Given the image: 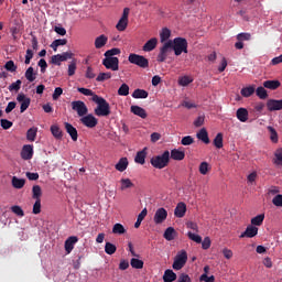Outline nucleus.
<instances>
[{
    "label": "nucleus",
    "instance_id": "f257e3e1",
    "mask_svg": "<svg viewBox=\"0 0 282 282\" xmlns=\"http://www.w3.org/2000/svg\"><path fill=\"white\" fill-rule=\"evenodd\" d=\"M93 102H96L97 107L95 108V115L98 117H107L111 115V107L109 106V102H107V99L94 95L91 97Z\"/></svg>",
    "mask_w": 282,
    "mask_h": 282
},
{
    "label": "nucleus",
    "instance_id": "f03ea898",
    "mask_svg": "<svg viewBox=\"0 0 282 282\" xmlns=\"http://www.w3.org/2000/svg\"><path fill=\"white\" fill-rule=\"evenodd\" d=\"M165 43H170V50H173L175 56L188 54V41L184 37H175L173 41L169 40Z\"/></svg>",
    "mask_w": 282,
    "mask_h": 282
},
{
    "label": "nucleus",
    "instance_id": "7ed1b4c3",
    "mask_svg": "<svg viewBox=\"0 0 282 282\" xmlns=\"http://www.w3.org/2000/svg\"><path fill=\"white\" fill-rule=\"evenodd\" d=\"M169 162H171V152H169V150L164 151L162 155L153 156L150 160V164L154 169H160V170L166 169V166H169Z\"/></svg>",
    "mask_w": 282,
    "mask_h": 282
},
{
    "label": "nucleus",
    "instance_id": "20e7f679",
    "mask_svg": "<svg viewBox=\"0 0 282 282\" xmlns=\"http://www.w3.org/2000/svg\"><path fill=\"white\" fill-rule=\"evenodd\" d=\"M128 61L131 65H137L138 67H141V69H147V67H149V59L143 55L131 53L128 56Z\"/></svg>",
    "mask_w": 282,
    "mask_h": 282
},
{
    "label": "nucleus",
    "instance_id": "39448f33",
    "mask_svg": "<svg viewBox=\"0 0 282 282\" xmlns=\"http://www.w3.org/2000/svg\"><path fill=\"white\" fill-rule=\"evenodd\" d=\"M186 261H188V253H186V250L178 251L172 264L173 270H182V268L186 265Z\"/></svg>",
    "mask_w": 282,
    "mask_h": 282
},
{
    "label": "nucleus",
    "instance_id": "423d86ee",
    "mask_svg": "<svg viewBox=\"0 0 282 282\" xmlns=\"http://www.w3.org/2000/svg\"><path fill=\"white\" fill-rule=\"evenodd\" d=\"M70 106L73 111H76L79 118L87 116L89 111V109L87 108V105H85L84 101H80V100L72 101Z\"/></svg>",
    "mask_w": 282,
    "mask_h": 282
},
{
    "label": "nucleus",
    "instance_id": "0eeeda50",
    "mask_svg": "<svg viewBox=\"0 0 282 282\" xmlns=\"http://www.w3.org/2000/svg\"><path fill=\"white\" fill-rule=\"evenodd\" d=\"M80 122L88 129H94L98 126V120L96 117H94V115H84V117L80 118Z\"/></svg>",
    "mask_w": 282,
    "mask_h": 282
},
{
    "label": "nucleus",
    "instance_id": "6e6552de",
    "mask_svg": "<svg viewBox=\"0 0 282 282\" xmlns=\"http://www.w3.org/2000/svg\"><path fill=\"white\" fill-rule=\"evenodd\" d=\"M166 217H169V212H166L165 208L160 207L154 214L153 221L156 225L164 224V221H166Z\"/></svg>",
    "mask_w": 282,
    "mask_h": 282
},
{
    "label": "nucleus",
    "instance_id": "1a4fd4ad",
    "mask_svg": "<svg viewBox=\"0 0 282 282\" xmlns=\"http://www.w3.org/2000/svg\"><path fill=\"white\" fill-rule=\"evenodd\" d=\"M119 63L118 57H106L102 61V65L106 66V69H111L112 72H117Z\"/></svg>",
    "mask_w": 282,
    "mask_h": 282
},
{
    "label": "nucleus",
    "instance_id": "9d476101",
    "mask_svg": "<svg viewBox=\"0 0 282 282\" xmlns=\"http://www.w3.org/2000/svg\"><path fill=\"white\" fill-rule=\"evenodd\" d=\"M257 235H259V228L249 225L246 230L240 235V239L243 238H248V239H252V237H257Z\"/></svg>",
    "mask_w": 282,
    "mask_h": 282
},
{
    "label": "nucleus",
    "instance_id": "9b49d317",
    "mask_svg": "<svg viewBox=\"0 0 282 282\" xmlns=\"http://www.w3.org/2000/svg\"><path fill=\"white\" fill-rule=\"evenodd\" d=\"M33 155H34V147L30 144L23 145L21 151L22 160H32Z\"/></svg>",
    "mask_w": 282,
    "mask_h": 282
},
{
    "label": "nucleus",
    "instance_id": "f8f14e48",
    "mask_svg": "<svg viewBox=\"0 0 282 282\" xmlns=\"http://www.w3.org/2000/svg\"><path fill=\"white\" fill-rule=\"evenodd\" d=\"M17 100L18 102H21L20 113H24L25 110L30 107V98L25 97L23 94H19Z\"/></svg>",
    "mask_w": 282,
    "mask_h": 282
},
{
    "label": "nucleus",
    "instance_id": "ddd939ff",
    "mask_svg": "<svg viewBox=\"0 0 282 282\" xmlns=\"http://www.w3.org/2000/svg\"><path fill=\"white\" fill-rule=\"evenodd\" d=\"M76 243H78V237L70 236L67 238V240L65 241V245H64V248H65V251L67 252V254L72 253V250H74V246H76Z\"/></svg>",
    "mask_w": 282,
    "mask_h": 282
},
{
    "label": "nucleus",
    "instance_id": "4468645a",
    "mask_svg": "<svg viewBox=\"0 0 282 282\" xmlns=\"http://www.w3.org/2000/svg\"><path fill=\"white\" fill-rule=\"evenodd\" d=\"M169 50H171V43H165L158 55L159 63H164L169 56Z\"/></svg>",
    "mask_w": 282,
    "mask_h": 282
},
{
    "label": "nucleus",
    "instance_id": "2eb2a0df",
    "mask_svg": "<svg viewBox=\"0 0 282 282\" xmlns=\"http://www.w3.org/2000/svg\"><path fill=\"white\" fill-rule=\"evenodd\" d=\"M64 127H65L68 135H70L73 142H77L78 141V130H76V128L74 126H72V123H69V122H65Z\"/></svg>",
    "mask_w": 282,
    "mask_h": 282
},
{
    "label": "nucleus",
    "instance_id": "dca6fc26",
    "mask_svg": "<svg viewBox=\"0 0 282 282\" xmlns=\"http://www.w3.org/2000/svg\"><path fill=\"white\" fill-rule=\"evenodd\" d=\"M109 41V37L107 35L101 34L98 37L95 39V47L96 50H102L107 45V42Z\"/></svg>",
    "mask_w": 282,
    "mask_h": 282
},
{
    "label": "nucleus",
    "instance_id": "f3484780",
    "mask_svg": "<svg viewBox=\"0 0 282 282\" xmlns=\"http://www.w3.org/2000/svg\"><path fill=\"white\" fill-rule=\"evenodd\" d=\"M130 111H131V113H133L134 116H139V118H142L143 120L148 116L147 110H144V108H142L140 106H131Z\"/></svg>",
    "mask_w": 282,
    "mask_h": 282
},
{
    "label": "nucleus",
    "instance_id": "a211bd4d",
    "mask_svg": "<svg viewBox=\"0 0 282 282\" xmlns=\"http://www.w3.org/2000/svg\"><path fill=\"white\" fill-rule=\"evenodd\" d=\"M129 167V159L121 158L118 163L115 165L116 171L119 173H124V170Z\"/></svg>",
    "mask_w": 282,
    "mask_h": 282
},
{
    "label": "nucleus",
    "instance_id": "6ab92c4d",
    "mask_svg": "<svg viewBox=\"0 0 282 282\" xmlns=\"http://www.w3.org/2000/svg\"><path fill=\"white\" fill-rule=\"evenodd\" d=\"M196 138L204 142V144H210V139L208 138V131H206V128H202L197 132Z\"/></svg>",
    "mask_w": 282,
    "mask_h": 282
},
{
    "label": "nucleus",
    "instance_id": "aec40b11",
    "mask_svg": "<svg viewBox=\"0 0 282 282\" xmlns=\"http://www.w3.org/2000/svg\"><path fill=\"white\" fill-rule=\"evenodd\" d=\"M175 217L182 218L184 215H186V204L185 203H178L174 209Z\"/></svg>",
    "mask_w": 282,
    "mask_h": 282
},
{
    "label": "nucleus",
    "instance_id": "412c9836",
    "mask_svg": "<svg viewBox=\"0 0 282 282\" xmlns=\"http://www.w3.org/2000/svg\"><path fill=\"white\" fill-rule=\"evenodd\" d=\"M158 47V39L152 37L143 45V52H153Z\"/></svg>",
    "mask_w": 282,
    "mask_h": 282
},
{
    "label": "nucleus",
    "instance_id": "4be33fe9",
    "mask_svg": "<svg viewBox=\"0 0 282 282\" xmlns=\"http://www.w3.org/2000/svg\"><path fill=\"white\" fill-rule=\"evenodd\" d=\"M176 280H177V274L173 270L167 269L164 271L163 282H173Z\"/></svg>",
    "mask_w": 282,
    "mask_h": 282
},
{
    "label": "nucleus",
    "instance_id": "5701e85b",
    "mask_svg": "<svg viewBox=\"0 0 282 282\" xmlns=\"http://www.w3.org/2000/svg\"><path fill=\"white\" fill-rule=\"evenodd\" d=\"M236 118H238L240 122H248V109L238 108L236 111Z\"/></svg>",
    "mask_w": 282,
    "mask_h": 282
},
{
    "label": "nucleus",
    "instance_id": "b1692460",
    "mask_svg": "<svg viewBox=\"0 0 282 282\" xmlns=\"http://www.w3.org/2000/svg\"><path fill=\"white\" fill-rule=\"evenodd\" d=\"M171 158L172 160H176L177 162H182L184 158H186V153L184 151L174 149L171 151Z\"/></svg>",
    "mask_w": 282,
    "mask_h": 282
},
{
    "label": "nucleus",
    "instance_id": "393cba45",
    "mask_svg": "<svg viewBox=\"0 0 282 282\" xmlns=\"http://www.w3.org/2000/svg\"><path fill=\"white\" fill-rule=\"evenodd\" d=\"M147 160V148L143 150L139 151L134 158V162L137 164H144Z\"/></svg>",
    "mask_w": 282,
    "mask_h": 282
},
{
    "label": "nucleus",
    "instance_id": "a878e982",
    "mask_svg": "<svg viewBox=\"0 0 282 282\" xmlns=\"http://www.w3.org/2000/svg\"><path fill=\"white\" fill-rule=\"evenodd\" d=\"M263 87L265 89H279L281 87V82L279 80H265L263 82Z\"/></svg>",
    "mask_w": 282,
    "mask_h": 282
},
{
    "label": "nucleus",
    "instance_id": "bb28decb",
    "mask_svg": "<svg viewBox=\"0 0 282 282\" xmlns=\"http://www.w3.org/2000/svg\"><path fill=\"white\" fill-rule=\"evenodd\" d=\"M175 235H176L175 228L169 227L165 229L163 237L164 239H166V241H173V239H175Z\"/></svg>",
    "mask_w": 282,
    "mask_h": 282
},
{
    "label": "nucleus",
    "instance_id": "cd10ccee",
    "mask_svg": "<svg viewBox=\"0 0 282 282\" xmlns=\"http://www.w3.org/2000/svg\"><path fill=\"white\" fill-rule=\"evenodd\" d=\"M193 80V76L185 75L178 78V85L181 87H188Z\"/></svg>",
    "mask_w": 282,
    "mask_h": 282
},
{
    "label": "nucleus",
    "instance_id": "c85d7f7f",
    "mask_svg": "<svg viewBox=\"0 0 282 282\" xmlns=\"http://www.w3.org/2000/svg\"><path fill=\"white\" fill-rule=\"evenodd\" d=\"M36 133H39V128H30L26 131V140H29V142H34V140H36Z\"/></svg>",
    "mask_w": 282,
    "mask_h": 282
},
{
    "label": "nucleus",
    "instance_id": "c756f323",
    "mask_svg": "<svg viewBox=\"0 0 282 282\" xmlns=\"http://www.w3.org/2000/svg\"><path fill=\"white\" fill-rule=\"evenodd\" d=\"M130 265L131 268H134V270H142V268H144V261L138 258H132L130 260Z\"/></svg>",
    "mask_w": 282,
    "mask_h": 282
},
{
    "label": "nucleus",
    "instance_id": "7c9ffc66",
    "mask_svg": "<svg viewBox=\"0 0 282 282\" xmlns=\"http://www.w3.org/2000/svg\"><path fill=\"white\" fill-rule=\"evenodd\" d=\"M273 164H275V166H282V148L275 150Z\"/></svg>",
    "mask_w": 282,
    "mask_h": 282
},
{
    "label": "nucleus",
    "instance_id": "2f4dec72",
    "mask_svg": "<svg viewBox=\"0 0 282 282\" xmlns=\"http://www.w3.org/2000/svg\"><path fill=\"white\" fill-rule=\"evenodd\" d=\"M132 98H137V99H140V98H149V93L144 89H140V88H137L133 93H132Z\"/></svg>",
    "mask_w": 282,
    "mask_h": 282
},
{
    "label": "nucleus",
    "instance_id": "473e14b6",
    "mask_svg": "<svg viewBox=\"0 0 282 282\" xmlns=\"http://www.w3.org/2000/svg\"><path fill=\"white\" fill-rule=\"evenodd\" d=\"M13 188H23L25 186V178H19L17 176L12 177Z\"/></svg>",
    "mask_w": 282,
    "mask_h": 282
},
{
    "label": "nucleus",
    "instance_id": "72a5a7b5",
    "mask_svg": "<svg viewBox=\"0 0 282 282\" xmlns=\"http://www.w3.org/2000/svg\"><path fill=\"white\" fill-rule=\"evenodd\" d=\"M256 88L254 86H248L245 87L240 90L241 96H243V98H250V96H252V94H254Z\"/></svg>",
    "mask_w": 282,
    "mask_h": 282
},
{
    "label": "nucleus",
    "instance_id": "f704fd0d",
    "mask_svg": "<svg viewBox=\"0 0 282 282\" xmlns=\"http://www.w3.org/2000/svg\"><path fill=\"white\" fill-rule=\"evenodd\" d=\"M214 147L216 149H224V134L219 132L214 139Z\"/></svg>",
    "mask_w": 282,
    "mask_h": 282
},
{
    "label": "nucleus",
    "instance_id": "c9c22d12",
    "mask_svg": "<svg viewBox=\"0 0 282 282\" xmlns=\"http://www.w3.org/2000/svg\"><path fill=\"white\" fill-rule=\"evenodd\" d=\"M41 195H43V191L41 189V185H34L32 187V198L37 200L41 199Z\"/></svg>",
    "mask_w": 282,
    "mask_h": 282
},
{
    "label": "nucleus",
    "instance_id": "e433bc0d",
    "mask_svg": "<svg viewBox=\"0 0 282 282\" xmlns=\"http://www.w3.org/2000/svg\"><path fill=\"white\" fill-rule=\"evenodd\" d=\"M268 131L270 132L271 142L276 144V142H279V133L276 132V129L272 128V126H269Z\"/></svg>",
    "mask_w": 282,
    "mask_h": 282
},
{
    "label": "nucleus",
    "instance_id": "4c0bfd02",
    "mask_svg": "<svg viewBox=\"0 0 282 282\" xmlns=\"http://www.w3.org/2000/svg\"><path fill=\"white\" fill-rule=\"evenodd\" d=\"M120 191H127V188H133V182L130 178H121L120 180Z\"/></svg>",
    "mask_w": 282,
    "mask_h": 282
},
{
    "label": "nucleus",
    "instance_id": "58836bf2",
    "mask_svg": "<svg viewBox=\"0 0 282 282\" xmlns=\"http://www.w3.org/2000/svg\"><path fill=\"white\" fill-rule=\"evenodd\" d=\"M112 232L113 235H124V232H127V229H124V226H122V224L117 223L112 227Z\"/></svg>",
    "mask_w": 282,
    "mask_h": 282
},
{
    "label": "nucleus",
    "instance_id": "ea45409f",
    "mask_svg": "<svg viewBox=\"0 0 282 282\" xmlns=\"http://www.w3.org/2000/svg\"><path fill=\"white\" fill-rule=\"evenodd\" d=\"M256 95L260 100H265V98H268V90H265V87L260 86L256 89Z\"/></svg>",
    "mask_w": 282,
    "mask_h": 282
},
{
    "label": "nucleus",
    "instance_id": "a19ab883",
    "mask_svg": "<svg viewBox=\"0 0 282 282\" xmlns=\"http://www.w3.org/2000/svg\"><path fill=\"white\" fill-rule=\"evenodd\" d=\"M263 219H265V215L260 214V215H258V216H256L251 219V225L254 226V227L256 226H261L263 224Z\"/></svg>",
    "mask_w": 282,
    "mask_h": 282
},
{
    "label": "nucleus",
    "instance_id": "79ce46f5",
    "mask_svg": "<svg viewBox=\"0 0 282 282\" xmlns=\"http://www.w3.org/2000/svg\"><path fill=\"white\" fill-rule=\"evenodd\" d=\"M117 250H118V248L116 247V245H113L111 242H106V245H105L106 254H116Z\"/></svg>",
    "mask_w": 282,
    "mask_h": 282
},
{
    "label": "nucleus",
    "instance_id": "37998d69",
    "mask_svg": "<svg viewBox=\"0 0 282 282\" xmlns=\"http://www.w3.org/2000/svg\"><path fill=\"white\" fill-rule=\"evenodd\" d=\"M51 132L52 135L56 138V140H61V138H63V131H61L58 126H51Z\"/></svg>",
    "mask_w": 282,
    "mask_h": 282
},
{
    "label": "nucleus",
    "instance_id": "c03bdc74",
    "mask_svg": "<svg viewBox=\"0 0 282 282\" xmlns=\"http://www.w3.org/2000/svg\"><path fill=\"white\" fill-rule=\"evenodd\" d=\"M127 25H129V20H124V19L120 18L116 28L119 32H124L127 30Z\"/></svg>",
    "mask_w": 282,
    "mask_h": 282
},
{
    "label": "nucleus",
    "instance_id": "a18cd8bd",
    "mask_svg": "<svg viewBox=\"0 0 282 282\" xmlns=\"http://www.w3.org/2000/svg\"><path fill=\"white\" fill-rule=\"evenodd\" d=\"M161 43L166 42L167 39H171V30L169 28L162 29L160 33Z\"/></svg>",
    "mask_w": 282,
    "mask_h": 282
},
{
    "label": "nucleus",
    "instance_id": "49530a36",
    "mask_svg": "<svg viewBox=\"0 0 282 282\" xmlns=\"http://www.w3.org/2000/svg\"><path fill=\"white\" fill-rule=\"evenodd\" d=\"M195 142V139L191 135L183 137L181 140V144L183 147H191Z\"/></svg>",
    "mask_w": 282,
    "mask_h": 282
},
{
    "label": "nucleus",
    "instance_id": "de8ad7c7",
    "mask_svg": "<svg viewBox=\"0 0 282 282\" xmlns=\"http://www.w3.org/2000/svg\"><path fill=\"white\" fill-rule=\"evenodd\" d=\"M12 213L17 215L18 217H25V212H23V208L19 205H14L11 207Z\"/></svg>",
    "mask_w": 282,
    "mask_h": 282
},
{
    "label": "nucleus",
    "instance_id": "09e8293b",
    "mask_svg": "<svg viewBox=\"0 0 282 282\" xmlns=\"http://www.w3.org/2000/svg\"><path fill=\"white\" fill-rule=\"evenodd\" d=\"M120 54V48H111L106 51L105 56L106 58H115L113 56H118Z\"/></svg>",
    "mask_w": 282,
    "mask_h": 282
},
{
    "label": "nucleus",
    "instance_id": "8fccbe9b",
    "mask_svg": "<svg viewBox=\"0 0 282 282\" xmlns=\"http://www.w3.org/2000/svg\"><path fill=\"white\" fill-rule=\"evenodd\" d=\"M187 237H188V239H191V241H195V243H202V236H199L197 234H193V232L188 231Z\"/></svg>",
    "mask_w": 282,
    "mask_h": 282
},
{
    "label": "nucleus",
    "instance_id": "3c124183",
    "mask_svg": "<svg viewBox=\"0 0 282 282\" xmlns=\"http://www.w3.org/2000/svg\"><path fill=\"white\" fill-rule=\"evenodd\" d=\"M109 78H111V73H100L97 76L96 80H97V83H102L105 80H109Z\"/></svg>",
    "mask_w": 282,
    "mask_h": 282
},
{
    "label": "nucleus",
    "instance_id": "603ef678",
    "mask_svg": "<svg viewBox=\"0 0 282 282\" xmlns=\"http://www.w3.org/2000/svg\"><path fill=\"white\" fill-rule=\"evenodd\" d=\"M21 85H22L21 79H18L17 82L12 83L9 86V91H19V89H21Z\"/></svg>",
    "mask_w": 282,
    "mask_h": 282
},
{
    "label": "nucleus",
    "instance_id": "864d4df0",
    "mask_svg": "<svg viewBox=\"0 0 282 282\" xmlns=\"http://www.w3.org/2000/svg\"><path fill=\"white\" fill-rule=\"evenodd\" d=\"M77 91H79V94H83V96H91V98H94V96H97L89 88L79 87V88H77Z\"/></svg>",
    "mask_w": 282,
    "mask_h": 282
},
{
    "label": "nucleus",
    "instance_id": "5fc2aeb1",
    "mask_svg": "<svg viewBox=\"0 0 282 282\" xmlns=\"http://www.w3.org/2000/svg\"><path fill=\"white\" fill-rule=\"evenodd\" d=\"M129 94V85L122 84L118 89L119 96H127Z\"/></svg>",
    "mask_w": 282,
    "mask_h": 282
},
{
    "label": "nucleus",
    "instance_id": "6e6d98bb",
    "mask_svg": "<svg viewBox=\"0 0 282 282\" xmlns=\"http://www.w3.org/2000/svg\"><path fill=\"white\" fill-rule=\"evenodd\" d=\"M4 69H7V72H17V65H14V61H8L4 64Z\"/></svg>",
    "mask_w": 282,
    "mask_h": 282
},
{
    "label": "nucleus",
    "instance_id": "4d7b16f0",
    "mask_svg": "<svg viewBox=\"0 0 282 282\" xmlns=\"http://www.w3.org/2000/svg\"><path fill=\"white\" fill-rule=\"evenodd\" d=\"M252 39V35L250 33H239L237 35V41H240L243 43V41H250Z\"/></svg>",
    "mask_w": 282,
    "mask_h": 282
},
{
    "label": "nucleus",
    "instance_id": "13d9d810",
    "mask_svg": "<svg viewBox=\"0 0 282 282\" xmlns=\"http://www.w3.org/2000/svg\"><path fill=\"white\" fill-rule=\"evenodd\" d=\"M200 175H207L208 174V162H202L198 169Z\"/></svg>",
    "mask_w": 282,
    "mask_h": 282
},
{
    "label": "nucleus",
    "instance_id": "bf43d9fd",
    "mask_svg": "<svg viewBox=\"0 0 282 282\" xmlns=\"http://www.w3.org/2000/svg\"><path fill=\"white\" fill-rule=\"evenodd\" d=\"M32 58H34V52L29 48V50H26L24 64L30 65V62L32 61Z\"/></svg>",
    "mask_w": 282,
    "mask_h": 282
},
{
    "label": "nucleus",
    "instance_id": "052dcab7",
    "mask_svg": "<svg viewBox=\"0 0 282 282\" xmlns=\"http://www.w3.org/2000/svg\"><path fill=\"white\" fill-rule=\"evenodd\" d=\"M32 213H33V215H40V213H41V199L35 200V203L33 205Z\"/></svg>",
    "mask_w": 282,
    "mask_h": 282
},
{
    "label": "nucleus",
    "instance_id": "680f3d73",
    "mask_svg": "<svg viewBox=\"0 0 282 282\" xmlns=\"http://www.w3.org/2000/svg\"><path fill=\"white\" fill-rule=\"evenodd\" d=\"M0 124H1L2 129L8 130V129H11L13 123H12V121H10L8 119H1Z\"/></svg>",
    "mask_w": 282,
    "mask_h": 282
},
{
    "label": "nucleus",
    "instance_id": "e2e57ef3",
    "mask_svg": "<svg viewBox=\"0 0 282 282\" xmlns=\"http://www.w3.org/2000/svg\"><path fill=\"white\" fill-rule=\"evenodd\" d=\"M61 96H63V88L56 87L52 96L53 100H58Z\"/></svg>",
    "mask_w": 282,
    "mask_h": 282
},
{
    "label": "nucleus",
    "instance_id": "0e129e2a",
    "mask_svg": "<svg viewBox=\"0 0 282 282\" xmlns=\"http://www.w3.org/2000/svg\"><path fill=\"white\" fill-rule=\"evenodd\" d=\"M61 58H62V63L65 61H69L74 57V53L72 52H64L62 54H59Z\"/></svg>",
    "mask_w": 282,
    "mask_h": 282
},
{
    "label": "nucleus",
    "instance_id": "69168bd1",
    "mask_svg": "<svg viewBox=\"0 0 282 282\" xmlns=\"http://www.w3.org/2000/svg\"><path fill=\"white\" fill-rule=\"evenodd\" d=\"M199 281H204V282H215V275L208 276V274L203 273V274L199 276Z\"/></svg>",
    "mask_w": 282,
    "mask_h": 282
},
{
    "label": "nucleus",
    "instance_id": "338daca9",
    "mask_svg": "<svg viewBox=\"0 0 282 282\" xmlns=\"http://www.w3.org/2000/svg\"><path fill=\"white\" fill-rule=\"evenodd\" d=\"M51 63H52L53 65H61V63H63V59H62V57H61V54L53 55V56L51 57Z\"/></svg>",
    "mask_w": 282,
    "mask_h": 282
},
{
    "label": "nucleus",
    "instance_id": "774afa93",
    "mask_svg": "<svg viewBox=\"0 0 282 282\" xmlns=\"http://www.w3.org/2000/svg\"><path fill=\"white\" fill-rule=\"evenodd\" d=\"M272 204L274 206L281 207L282 206V194H278L273 199Z\"/></svg>",
    "mask_w": 282,
    "mask_h": 282
}]
</instances>
